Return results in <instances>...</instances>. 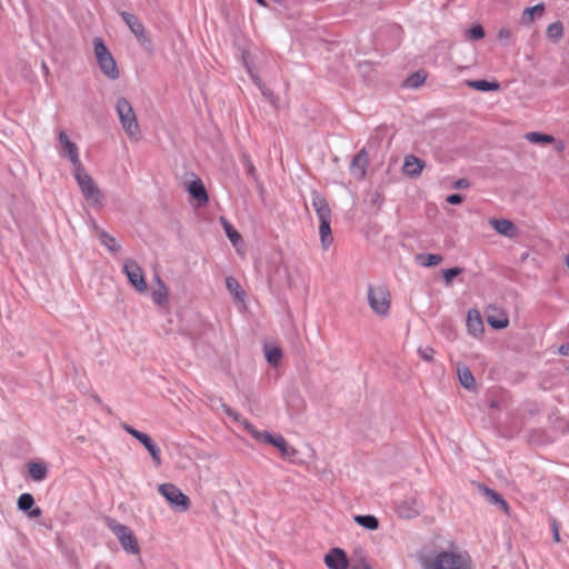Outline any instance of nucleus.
Instances as JSON below:
<instances>
[{"mask_svg":"<svg viewBox=\"0 0 569 569\" xmlns=\"http://www.w3.org/2000/svg\"><path fill=\"white\" fill-rule=\"evenodd\" d=\"M156 280L158 282V288L152 291V299L154 303L163 306L168 302V289L160 276L157 274Z\"/></svg>","mask_w":569,"mask_h":569,"instance_id":"31","label":"nucleus"},{"mask_svg":"<svg viewBox=\"0 0 569 569\" xmlns=\"http://www.w3.org/2000/svg\"><path fill=\"white\" fill-rule=\"evenodd\" d=\"M223 409H224V412H226L229 417H232L233 419H236V420H237V418H238V413H237L233 409H231L230 407H228V406H226V405H223Z\"/></svg>","mask_w":569,"mask_h":569,"instance_id":"54","label":"nucleus"},{"mask_svg":"<svg viewBox=\"0 0 569 569\" xmlns=\"http://www.w3.org/2000/svg\"><path fill=\"white\" fill-rule=\"evenodd\" d=\"M371 202L372 204L377 206L378 208H380V206L382 204L383 202V196L380 193V192H376L371 199Z\"/></svg>","mask_w":569,"mask_h":569,"instance_id":"53","label":"nucleus"},{"mask_svg":"<svg viewBox=\"0 0 569 569\" xmlns=\"http://www.w3.org/2000/svg\"><path fill=\"white\" fill-rule=\"evenodd\" d=\"M525 138L529 142L537 143V144H550V143L555 142V140H556L555 137L543 133V132H538V131L528 132V133H526Z\"/></svg>","mask_w":569,"mask_h":569,"instance_id":"37","label":"nucleus"},{"mask_svg":"<svg viewBox=\"0 0 569 569\" xmlns=\"http://www.w3.org/2000/svg\"><path fill=\"white\" fill-rule=\"evenodd\" d=\"M478 488L489 503L497 506L507 513L509 512V505L501 493L483 483H478Z\"/></svg>","mask_w":569,"mask_h":569,"instance_id":"15","label":"nucleus"},{"mask_svg":"<svg viewBox=\"0 0 569 569\" xmlns=\"http://www.w3.org/2000/svg\"><path fill=\"white\" fill-rule=\"evenodd\" d=\"M458 377L461 386L468 390L476 389V379L468 367L458 368Z\"/></svg>","mask_w":569,"mask_h":569,"instance_id":"33","label":"nucleus"},{"mask_svg":"<svg viewBox=\"0 0 569 569\" xmlns=\"http://www.w3.org/2000/svg\"><path fill=\"white\" fill-rule=\"evenodd\" d=\"M123 272L128 282L139 292H146L148 289L146 278L141 267L133 259H127L123 263Z\"/></svg>","mask_w":569,"mask_h":569,"instance_id":"8","label":"nucleus"},{"mask_svg":"<svg viewBox=\"0 0 569 569\" xmlns=\"http://www.w3.org/2000/svg\"><path fill=\"white\" fill-rule=\"evenodd\" d=\"M243 62H244V66H246V69L248 70L253 83L260 89L264 86V82L262 81V79L253 72L252 68H251V64L247 61L246 57L243 56Z\"/></svg>","mask_w":569,"mask_h":569,"instance_id":"46","label":"nucleus"},{"mask_svg":"<svg viewBox=\"0 0 569 569\" xmlns=\"http://www.w3.org/2000/svg\"><path fill=\"white\" fill-rule=\"evenodd\" d=\"M264 357L268 363L272 367H277L283 357L282 350L276 345H264Z\"/></svg>","mask_w":569,"mask_h":569,"instance_id":"27","label":"nucleus"},{"mask_svg":"<svg viewBox=\"0 0 569 569\" xmlns=\"http://www.w3.org/2000/svg\"><path fill=\"white\" fill-rule=\"evenodd\" d=\"M398 512L402 518H415L420 513V505L412 498L405 499L399 503Z\"/></svg>","mask_w":569,"mask_h":569,"instance_id":"21","label":"nucleus"},{"mask_svg":"<svg viewBox=\"0 0 569 569\" xmlns=\"http://www.w3.org/2000/svg\"><path fill=\"white\" fill-rule=\"evenodd\" d=\"M220 223L224 230L226 236L231 241V243L236 247L240 241H242V237L239 231L232 226V223L224 217H220Z\"/></svg>","mask_w":569,"mask_h":569,"instance_id":"29","label":"nucleus"},{"mask_svg":"<svg viewBox=\"0 0 569 569\" xmlns=\"http://www.w3.org/2000/svg\"><path fill=\"white\" fill-rule=\"evenodd\" d=\"M101 244H103L111 252H119L121 246L117 243L116 238L109 234L104 230H100L98 233Z\"/></svg>","mask_w":569,"mask_h":569,"instance_id":"38","label":"nucleus"},{"mask_svg":"<svg viewBox=\"0 0 569 569\" xmlns=\"http://www.w3.org/2000/svg\"><path fill=\"white\" fill-rule=\"evenodd\" d=\"M94 569H110V566L106 563H97Z\"/></svg>","mask_w":569,"mask_h":569,"instance_id":"57","label":"nucleus"},{"mask_svg":"<svg viewBox=\"0 0 569 569\" xmlns=\"http://www.w3.org/2000/svg\"><path fill=\"white\" fill-rule=\"evenodd\" d=\"M58 140L61 148L67 152V156L70 159L71 163H78L80 161V158L77 144L69 139L68 134L64 131L59 132Z\"/></svg>","mask_w":569,"mask_h":569,"instance_id":"18","label":"nucleus"},{"mask_svg":"<svg viewBox=\"0 0 569 569\" xmlns=\"http://www.w3.org/2000/svg\"><path fill=\"white\" fill-rule=\"evenodd\" d=\"M567 370L569 371V367L567 368Z\"/></svg>","mask_w":569,"mask_h":569,"instance_id":"61","label":"nucleus"},{"mask_svg":"<svg viewBox=\"0 0 569 569\" xmlns=\"http://www.w3.org/2000/svg\"><path fill=\"white\" fill-rule=\"evenodd\" d=\"M194 178L187 183V191L191 199L197 201L198 207H204L209 202V194L202 180L193 176Z\"/></svg>","mask_w":569,"mask_h":569,"instance_id":"10","label":"nucleus"},{"mask_svg":"<svg viewBox=\"0 0 569 569\" xmlns=\"http://www.w3.org/2000/svg\"><path fill=\"white\" fill-rule=\"evenodd\" d=\"M325 563L329 569H348L349 559L346 551L339 547L331 548L325 556Z\"/></svg>","mask_w":569,"mask_h":569,"instance_id":"11","label":"nucleus"},{"mask_svg":"<svg viewBox=\"0 0 569 569\" xmlns=\"http://www.w3.org/2000/svg\"><path fill=\"white\" fill-rule=\"evenodd\" d=\"M427 79V72L423 69H419L412 72L402 81L403 88L418 89L421 87Z\"/></svg>","mask_w":569,"mask_h":569,"instance_id":"26","label":"nucleus"},{"mask_svg":"<svg viewBox=\"0 0 569 569\" xmlns=\"http://www.w3.org/2000/svg\"><path fill=\"white\" fill-rule=\"evenodd\" d=\"M254 1H256L259 6H261V7H264V8H267V7H268V2H267V0H254Z\"/></svg>","mask_w":569,"mask_h":569,"instance_id":"58","label":"nucleus"},{"mask_svg":"<svg viewBox=\"0 0 569 569\" xmlns=\"http://www.w3.org/2000/svg\"><path fill=\"white\" fill-rule=\"evenodd\" d=\"M490 226L497 233L508 238H515L518 234L517 226L511 220L505 218H492Z\"/></svg>","mask_w":569,"mask_h":569,"instance_id":"16","label":"nucleus"},{"mask_svg":"<svg viewBox=\"0 0 569 569\" xmlns=\"http://www.w3.org/2000/svg\"><path fill=\"white\" fill-rule=\"evenodd\" d=\"M558 352L562 356H569V343H563L559 347Z\"/></svg>","mask_w":569,"mask_h":569,"instance_id":"55","label":"nucleus"},{"mask_svg":"<svg viewBox=\"0 0 569 569\" xmlns=\"http://www.w3.org/2000/svg\"><path fill=\"white\" fill-rule=\"evenodd\" d=\"M426 167V161L415 154H407L403 159L402 172L405 176L417 179Z\"/></svg>","mask_w":569,"mask_h":569,"instance_id":"14","label":"nucleus"},{"mask_svg":"<svg viewBox=\"0 0 569 569\" xmlns=\"http://www.w3.org/2000/svg\"><path fill=\"white\" fill-rule=\"evenodd\" d=\"M352 569H372L371 566L365 560L359 566H353Z\"/></svg>","mask_w":569,"mask_h":569,"instance_id":"56","label":"nucleus"},{"mask_svg":"<svg viewBox=\"0 0 569 569\" xmlns=\"http://www.w3.org/2000/svg\"><path fill=\"white\" fill-rule=\"evenodd\" d=\"M132 33L136 37L140 47L143 49V51H146L147 53H150V54L153 53L154 44L152 42L151 37L147 32V29L144 26Z\"/></svg>","mask_w":569,"mask_h":569,"instance_id":"25","label":"nucleus"},{"mask_svg":"<svg viewBox=\"0 0 569 569\" xmlns=\"http://www.w3.org/2000/svg\"><path fill=\"white\" fill-rule=\"evenodd\" d=\"M226 287L228 291L233 295L238 301H243L246 298V291L241 288L239 281L233 277L226 278Z\"/></svg>","mask_w":569,"mask_h":569,"instance_id":"34","label":"nucleus"},{"mask_svg":"<svg viewBox=\"0 0 569 569\" xmlns=\"http://www.w3.org/2000/svg\"><path fill=\"white\" fill-rule=\"evenodd\" d=\"M158 491L167 500L169 506L177 511H187L190 507V499L180 488L173 483H162Z\"/></svg>","mask_w":569,"mask_h":569,"instance_id":"6","label":"nucleus"},{"mask_svg":"<svg viewBox=\"0 0 569 569\" xmlns=\"http://www.w3.org/2000/svg\"><path fill=\"white\" fill-rule=\"evenodd\" d=\"M123 429L126 430L127 433H129L130 436H132L134 439H137L138 441L140 440V438L143 436L144 432L133 428L132 426H129V425H123Z\"/></svg>","mask_w":569,"mask_h":569,"instance_id":"50","label":"nucleus"},{"mask_svg":"<svg viewBox=\"0 0 569 569\" xmlns=\"http://www.w3.org/2000/svg\"><path fill=\"white\" fill-rule=\"evenodd\" d=\"M368 302L377 315H388L390 308V293L388 289L386 287L373 288L369 286Z\"/></svg>","mask_w":569,"mask_h":569,"instance_id":"7","label":"nucleus"},{"mask_svg":"<svg viewBox=\"0 0 569 569\" xmlns=\"http://www.w3.org/2000/svg\"><path fill=\"white\" fill-rule=\"evenodd\" d=\"M468 332L475 338L483 333V322L480 312L477 309H470L467 313Z\"/></svg>","mask_w":569,"mask_h":569,"instance_id":"17","label":"nucleus"},{"mask_svg":"<svg viewBox=\"0 0 569 569\" xmlns=\"http://www.w3.org/2000/svg\"><path fill=\"white\" fill-rule=\"evenodd\" d=\"M320 241L323 249H328L333 241L331 220L319 221Z\"/></svg>","mask_w":569,"mask_h":569,"instance_id":"28","label":"nucleus"},{"mask_svg":"<svg viewBox=\"0 0 569 569\" xmlns=\"http://www.w3.org/2000/svg\"><path fill=\"white\" fill-rule=\"evenodd\" d=\"M467 86L471 89L481 92H492L500 89V83L497 80L489 81L486 79L467 80Z\"/></svg>","mask_w":569,"mask_h":569,"instance_id":"23","label":"nucleus"},{"mask_svg":"<svg viewBox=\"0 0 569 569\" xmlns=\"http://www.w3.org/2000/svg\"><path fill=\"white\" fill-rule=\"evenodd\" d=\"M465 199H466V196L462 193H451V194L447 196L446 201L449 204L458 206V204L462 203L465 201Z\"/></svg>","mask_w":569,"mask_h":569,"instance_id":"47","label":"nucleus"},{"mask_svg":"<svg viewBox=\"0 0 569 569\" xmlns=\"http://www.w3.org/2000/svg\"><path fill=\"white\" fill-rule=\"evenodd\" d=\"M73 166V176L79 184L83 197L92 203H101L102 194L93 181L92 177L86 171L81 161Z\"/></svg>","mask_w":569,"mask_h":569,"instance_id":"3","label":"nucleus"},{"mask_svg":"<svg viewBox=\"0 0 569 569\" xmlns=\"http://www.w3.org/2000/svg\"><path fill=\"white\" fill-rule=\"evenodd\" d=\"M546 7L543 2H540L533 7H527L522 11L521 23L529 26L531 24L537 17H541L545 13Z\"/></svg>","mask_w":569,"mask_h":569,"instance_id":"24","label":"nucleus"},{"mask_svg":"<svg viewBox=\"0 0 569 569\" xmlns=\"http://www.w3.org/2000/svg\"><path fill=\"white\" fill-rule=\"evenodd\" d=\"M29 477L33 481H43L48 477V467L43 461H29L27 462Z\"/></svg>","mask_w":569,"mask_h":569,"instance_id":"20","label":"nucleus"},{"mask_svg":"<svg viewBox=\"0 0 569 569\" xmlns=\"http://www.w3.org/2000/svg\"><path fill=\"white\" fill-rule=\"evenodd\" d=\"M93 49L101 72L109 79L117 80L120 77L119 69L109 48L101 38L96 37L93 39Z\"/></svg>","mask_w":569,"mask_h":569,"instance_id":"2","label":"nucleus"},{"mask_svg":"<svg viewBox=\"0 0 569 569\" xmlns=\"http://www.w3.org/2000/svg\"><path fill=\"white\" fill-rule=\"evenodd\" d=\"M116 110L124 132L129 137L138 136L140 128L131 103L124 97H120L117 100Z\"/></svg>","mask_w":569,"mask_h":569,"instance_id":"5","label":"nucleus"},{"mask_svg":"<svg viewBox=\"0 0 569 569\" xmlns=\"http://www.w3.org/2000/svg\"><path fill=\"white\" fill-rule=\"evenodd\" d=\"M417 352L425 361L431 362L433 360L435 349L430 346L420 347Z\"/></svg>","mask_w":569,"mask_h":569,"instance_id":"45","label":"nucleus"},{"mask_svg":"<svg viewBox=\"0 0 569 569\" xmlns=\"http://www.w3.org/2000/svg\"><path fill=\"white\" fill-rule=\"evenodd\" d=\"M244 429L247 432L258 442H262V436L264 435V430H258L252 423L246 421Z\"/></svg>","mask_w":569,"mask_h":569,"instance_id":"44","label":"nucleus"},{"mask_svg":"<svg viewBox=\"0 0 569 569\" xmlns=\"http://www.w3.org/2000/svg\"><path fill=\"white\" fill-rule=\"evenodd\" d=\"M139 442L149 452L154 466L156 467L161 466V463H162L161 450H160L159 446L153 441V439L148 433H143V436L140 438Z\"/></svg>","mask_w":569,"mask_h":569,"instance_id":"19","label":"nucleus"},{"mask_svg":"<svg viewBox=\"0 0 569 569\" xmlns=\"http://www.w3.org/2000/svg\"><path fill=\"white\" fill-rule=\"evenodd\" d=\"M355 522L367 530H377L379 528V519L373 515H356Z\"/></svg>","mask_w":569,"mask_h":569,"instance_id":"32","label":"nucleus"},{"mask_svg":"<svg viewBox=\"0 0 569 569\" xmlns=\"http://www.w3.org/2000/svg\"><path fill=\"white\" fill-rule=\"evenodd\" d=\"M550 526L552 531V540L557 543L560 542L559 525L555 518H550Z\"/></svg>","mask_w":569,"mask_h":569,"instance_id":"49","label":"nucleus"},{"mask_svg":"<svg viewBox=\"0 0 569 569\" xmlns=\"http://www.w3.org/2000/svg\"><path fill=\"white\" fill-rule=\"evenodd\" d=\"M17 507L18 510L24 512L31 519H37L42 515V510L36 506L34 498L29 492L19 496Z\"/></svg>","mask_w":569,"mask_h":569,"instance_id":"13","label":"nucleus"},{"mask_svg":"<svg viewBox=\"0 0 569 569\" xmlns=\"http://www.w3.org/2000/svg\"><path fill=\"white\" fill-rule=\"evenodd\" d=\"M260 91L263 97H266L272 104H276L278 97L273 93L271 89H269L266 84L260 88Z\"/></svg>","mask_w":569,"mask_h":569,"instance_id":"48","label":"nucleus"},{"mask_svg":"<svg viewBox=\"0 0 569 569\" xmlns=\"http://www.w3.org/2000/svg\"><path fill=\"white\" fill-rule=\"evenodd\" d=\"M486 36L485 28L480 23H473L466 30V37L471 41H479Z\"/></svg>","mask_w":569,"mask_h":569,"instance_id":"40","label":"nucleus"},{"mask_svg":"<svg viewBox=\"0 0 569 569\" xmlns=\"http://www.w3.org/2000/svg\"><path fill=\"white\" fill-rule=\"evenodd\" d=\"M117 12L121 17L123 22L127 24V27L130 29L131 32H134V31H137L138 29H140L141 27L144 26L138 19V17L134 16L133 13H130V12L124 11V10H119V9H117Z\"/></svg>","mask_w":569,"mask_h":569,"instance_id":"35","label":"nucleus"},{"mask_svg":"<svg viewBox=\"0 0 569 569\" xmlns=\"http://www.w3.org/2000/svg\"><path fill=\"white\" fill-rule=\"evenodd\" d=\"M277 449L279 450L281 458L290 462H293L299 453V451L295 447L290 446L287 442L284 437H282L281 440L278 442Z\"/></svg>","mask_w":569,"mask_h":569,"instance_id":"30","label":"nucleus"},{"mask_svg":"<svg viewBox=\"0 0 569 569\" xmlns=\"http://www.w3.org/2000/svg\"><path fill=\"white\" fill-rule=\"evenodd\" d=\"M492 311V313L489 312L487 315L488 325L495 330H502L507 328L509 325V318L507 313L496 308Z\"/></svg>","mask_w":569,"mask_h":569,"instance_id":"22","label":"nucleus"},{"mask_svg":"<svg viewBox=\"0 0 569 569\" xmlns=\"http://www.w3.org/2000/svg\"><path fill=\"white\" fill-rule=\"evenodd\" d=\"M465 271L462 267H452L441 270V277L446 286H451L453 279Z\"/></svg>","mask_w":569,"mask_h":569,"instance_id":"41","label":"nucleus"},{"mask_svg":"<svg viewBox=\"0 0 569 569\" xmlns=\"http://www.w3.org/2000/svg\"><path fill=\"white\" fill-rule=\"evenodd\" d=\"M368 164L369 156L366 148L363 147L353 156L349 166V171L351 176H353L357 180H362L367 174Z\"/></svg>","mask_w":569,"mask_h":569,"instance_id":"9","label":"nucleus"},{"mask_svg":"<svg viewBox=\"0 0 569 569\" xmlns=\"http://www.w3.org/2000/svg\"><path fill=\"white\" fill-rule=\"evenodd\" d=\"M42 68H43V70H44L46 72H48V71H49V70H48V67L46 66V63H44V62H42Z\"/></svg>","mask_w":569,"mask_h":569,"instance_id":"60","label":"nucleus"},{"mask_svg":"<svg viewBox=\"0 0 569 569\" xmlns=\"http://www.w3.org/2000/svg\"><path fill=\"white\" fill-rule=\"evenodd\" d=\"M471 186L469 179L467 178H460L452 183L453 189H467Z\"/></svg>","mask_w":569,"mask_h":569,"instance_id":"51","label":"nucleus"},{"mask_svg":"<svg viewBox=\"0 0 569 569\" xmlns=\"http://www.w3.org/2000/svg\"><path fill=\"white\" fill-rule=\"evenodd\" d=\"M416 260L420 266L430 268L438 266L443 258L441 254L437 253H420L417 254Z\"/></svg>","mask_w":569,"mask_h":569,"instance_id":"36","label":"nucleus"},{"mask_svg":"<svg viewBox=\"0 0 569 569\" xmlns=\"http://www.w3.org/2000/svg\"><path fill=\"white\" fill-rule=\"evenodd\" d=\"M108 527L118 538L123 550L130 555L140 553V547L133 531L126 525L108 518Z\"/></svg>","mask_w":569,"mask_h":569,"instance_id":"4","label":"nucleus"},{"mask_svg":"<svg viewBox=\"0 0 569 569\" xmlns=\"http://www.w3.org/2000/svg\"><path fill=\"white\" fill-rule=\"evenodd\" d=\"M241 162L246 168L247 174L252 178L256 182H258L257 169L248 153H242Z\"/></svg>","mask_w":569,"mask_h":569,"instance_id":"42","label":"nucleus"},{"mask_svg":"<svg viewBox=\"0 0 569 569\" xmlns=\"http://www.w3.org/2000/svg\"><path fill=\"white\" fill-rule=\"evenodd\" d=\"M563 36V26L560 21H555L550 23L547 28V37L557 42L559 41Z\"/></svg>","mask_w":569,"mask_h":569,"instance_id":"39","label":"nucleus"},{"mask_svg":"<svg viewBox=\"0 0 569 569\" xmlns=\"http://www.w3.org/2000/svg\"><path fill=\"white\" fill-rule=\"evenodd\" d=\"M93 399H94V401H97L98 403H100V402H101V399L99 398V396H93Z\"/></svg>","mask_w":569,"mask_h":569,"instance_id":"59","label":"nucleus"},{"mask_svg":"<svg viewBox=\"0 0 569 569\" xmlns=\"http://www.w3.org/2000/svg\"><path fill=\"white\" fill-rule=\"evenodd\" d=\"M282 437L283 436L280 433H272L268 430H264V435L262 436V442L277 448L278 442L281 440Z\"/></svg>","mask_w":569,"mask_h":569,"instance_id":"43","label":"nucleus"},{"mask_svg":"<svg viewBox=\"0 0 569 569\" xmlns=\"http://www.w3.org/2000/svg\"><path fill=\"white\" fill-rule=\"evenodd\" d=\"M470 557L451 550H441L423 559V569H471Z\"/></svg>","mask_w":569,"mask_h":569,"instance_id":"1","label":"nucleus"},{"mask_svg":"<svg viewBox=\"0 0 569 569\" xmlns=\"http://www.w3.org/2000/svg\"><path fill=\"white\" fill-rule=\"evenodd\" d=\"M311 206L315 209L319 221L331 220V209L325 196L318 190L311 191Z\"/></svg>","mask_w":569,"mask_h":569,"instance_id":"12","label":"nucleus"},{"mask_svg":"<svg viewBox=\"0 0 569 569\" xmlns=\"http://www.w3.org/2000/svg\"><path fill=\"white\" fill-rule=\"evenodd\" d=\"M512 36V32L509 28H501L499 31H498V40L499 41H505V40H508L510 39Z\"/></svg>","mask_w":569,"mask_h":569,"instance_id":"52","label":"nucleus"}]
</instances>
